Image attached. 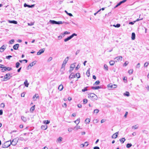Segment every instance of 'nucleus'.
Returning <instances> with one entry per match:
<instances>
[{
    "mask_svg": "<svg viewBox=\"0 0 149 149\" xmlns=\"http://www.w3.org/2000/svg\"><path fill=\"white\" fill-rule=\"evenodd\" d=\"M104 69H105L106 71H108V66L106 64H104Z\"/></svg>",
    "mask_w": 149,
    "mask_h": 149,
    "instance_id": "nucleus-36",
    "label": "nucleus"
},
{
    "mask_svg": "<svg viewBox=\"0 0 149 149\" xmlns=\"http://www.w3.org/2000/svg\"><path fill=\"white\" fill-rule=\"evenodd\" d=\"M78 129H80V127L79 126H78L77 125L74 127L73 130L75 131H77Z\"/></svg>",
    "mask_w": 149,
    "mask_h": 149,
    "instance_id": "nucleus-24",
    "label": "nucleus"
},
{
    "mask_svg": "<svg viewBox=\"0 0 149 149\" xmlns=\"http://www.w3.org/2000/svg\"><path fill=\"white\" fill-rule=\"evenodd\" d=\"M21 119L24 122H26L27 121L26 118L24 116H21Z\"/></svg>",
    "mask_w": 149,
    "mask_h": 149,
    "instance_id": "nucleus-28",
    "label": "nucleus"
},
{
    "mask_svg": "<svg viewBox=\"0 0 149 149\" xmlns=\"http://www.w3.org/2000/svg\"><path fill=\"white\" fill-rule=\"evenodd\" d=\"M93 149H100L99 147L95 146L94 147Z\"/></svg>",
    "mask_w": 149,
    "mask_h": 149,
    "instance_id": "nucleus-63",
    "label": "nucleus"
},
{
    "mask_svg": "<svg viewBox=\"0 0 149 149\" xmlns=\"http://www.w3.org/2000/svg\"><path fill=\"white\" fill-rule=\"evenodd\" d=\"M124 95L128 97L130 96V93L129 92L126 91L124 93Z\"/></svg>",
    "mask_w": 149,
    "mask_h": 149,
    "instance_id": "nucleus-33",
    "label": "nucleus"
},
{
    "mask_svg": "<svg viewBox=\"0 0 149 149\" xmlns=\"http://www.w3.org/2000/svg\"><path fill=\"white\" fill-rule=\"evenodd\" d=\"M92 89L93 90H97L101 88V87L99 86H97L96 87L93 86L91 87Z\"/></svg>",
    "mask_w": 149,
    "mask_h": 149,
    "instance_id": "nucleus-18",
    "label": "nucleus"
},
{
    "mask_svg": "<svg viewBox=\"0 0 149 149\" xmlns=\"http://www.w3.org/2000/svg\"><path fill=\"white\" fill-rule=\"evenodd\" d=\"M132 144L131 143H127L126 145V147L129 148L132 146Z\"/></svg>",
    "mask_w": 149,
    "mask_h": 149,
    "instance_id": "nucleus-37",
    "label": "nucleus"
},
{
    "mask_svg": "<svg viewBox=\"0 0 149 149\" xmlns=\"http://www.w3.org/2000/svg\"><path fill=\"white\" fill-rule=\"evenodd\" d=\"M122 143H124V141L125 140V138H123L119 140Z\"/></svg>",
    "mask_w": 149,
    "mask_h": 149,
    "instance_id": "nucleus-31",
    "label": "nucleus"
},
{
    "mask_svg": "<svg viewBox=\"0 0 149 149\" xmlns=\"http://www.w3.org/2000/svg\"><path fill=\"white\" fill-rule=\"evenodd\" d=\"M87 100L86 99H84L83 100V103L84 104H86L87 102Z\"/></svg>",
    "mask_w": 149,
    "mask_h": 149,
    "instance_id": "nucleus-46",
    "label": "nucleus"
},
{
    "mask_svg": "<svg viewBox=\"0 0 149 149\" xmlns=\"http://www.w3.org/2000/svg\"><path fill=\"white\" fill-rule=\"evenodd\" d=\"M85 121L86 122V124H88L90 121V119L89 118H87L85 120Z\"/></svg>",
    "mask_w": 149,
    "mask_h": 149,
    "instance_id": "nucleus-35",
    "label": "nucleus"
},
{
    "mask_svg": "<svg viewBox=\"0 0 149 149\" xmlns=\"http://www.w3.org/2000/svg\"><path fill=\"white\" fill-rule=\"evenodd\" d=\"M136 22V21H133V22H130L129 24H131V25H133V24L135 22Z\"/></svg>",
    "mask_w": 149,
    "mask_h": 149,
    "instance_id": "nucleus-56",
    "label": "nucleus"
},
{
    "mask_svg": "<svg viewBox=\"0 0 149 149\" xmlns=\"http://www.w3.org/2000/svg\"><path fill=\"white\" fill-rule=\"evenodd\" d=\"M10 144L13 146H15L17 144L18 141V139L17 138H15L12 141H11V140H10Z\"/></svg>",
    "mask_w": 149,
    "mask_h": 149,
    "instance_id": "nucleus-2",
    "label": "nucleus"
},
{
    "mask_svg": "<svg viewBox=\"0 0 149 149\" xmlns=\"http://www.w3.org/2000/svg\"><path fill=\"white\" fill-rule=\"evenodd\" d=\"M38 97H39V96H38V94H36L33 97V99H34L35 98H37Z\"/></svg>",
    "mask_w": 149,
    "mask_h": 149,
    "instance_id": "nucleus-41",
    "label": "nucleus"
},
{
    "mask_svg": "<svg viewBox=\"0 0 149 149\" xmlns=\"http://www.w3.org/2000/svg\"><path fill=\"white\" fill-rule=\"evenodd\" d=\"M115 61H114L113 60H111L109 62L110 65L112 66L115 63Z\"/></svg>",
    "mask_w": 149,
    "mask_h": 149,
    "instance_id": "nucleus-22",
    "label": "nucleus"
},
{
    "mask_svg": "<svg viewBox=\"0 0 149 149\" xmlns=\"http://www.w3.org/2000/svg\"><path fill=\"white\" fill-rule=\"evenodd\" d=\"M113 26L116 27L118 28L120 26V24H117L116 25H114Z\"/></svg>",
    "mask_w": 149,
    "mask_h": 149,
    "instance_id": "nucleus-43",
    "label": "nucleus"
},
{
    "mask_svg": "<svg viewBox=\"0 0 149 149\" xmlns=\"http://www.w3.org/2000/svg\"><path fill=\"white\" fill-rule=\"evenodd\" d=\"M85 146V144H81L80 145V147L82 148L84 147Z\"/></svg>",
    "mask_w": 149,
    "mask_h": 149,
    "instance_id": "nucleus-64",
    "label": "nucleus"
},
{
    "mask_svg": "<svg viewBox=\"0 0 149 149\" xmlns=\"http://www.w3.org/2000/svg\"><path fill=\"white\" fill-rule=\"evenodd\" d=\"M149 64V62H146L144 64V67H147Z\"/></svg>",
    "mask_w": 149,
    "mask_h": 149,
    "instance_id": "nucleus-45",
    "label": "nucleus"
},
{
    "mask_svg": "<svg viewBox=\"0 0 149 149\" xmlns=\"http://www.w3.org/2000/svg\"><path fill=\"white\" fill-rule=\"evenodd\" d=\"M75 76V77H76L77 78H79L80 77V74L79 73H76Z\"/></svg>",
    "mask_w": 149,
    "mask_h": 149,
    "instance_id": "nucleus-30",
    "label": "nucleus"
},
{
    "mask_svg": "<svg viewBox=\"0 0 149 149\" xmlns=\"http://www.w3.org/2000/svg\"><path fill=\"white\" fill-rule=\"evenodd\" d=\"M123 57L122 56H120L116 57L114 58L115 61L116 62H118L119 61H121L122 60Z\"/></svg>",
    "mask_w": 149,
    "mask_h": 149,
    "instance_id": "nucleus-4",
    "label": "nucleus"
},
{
    "mask_svg": "<svg viewBox=\"0 0 149 149\" xmlns=\"http://www.w3.org/2000/svg\"><path fill=\"white\" fill-rule=\"evenodd\" d=\"M75 67V65L74 63L71 64L70 67L69 72H71L73 70Z\"/></svg>",
    "mask_w": 149,
    "mask_h": 149,
    "instance_id": "nucleus-6",
    "label": "nucleus"
},
{
    "mask_svg": "<svg viewBox=\"0 0 149 149\" xmlns=\"http://www.w3.org/2000/svg\"><path fill=\"white\" fill-rule=\"evenodd\" d=\"M6 49V46L4 45H3L0 48V52H3L4 50Z\"/></svg>",
    "mask_w": 149,
    "mask_h": 149,
    "instance_id": "nucleus-9",
    "label": "nucleus"
},
{
    "mask_svg": "<svg viewBox=\"0 0 149 149\" xmlns=\"http://www.w3.org/2000/svg\"><path fill=\"white\" fill-rule=\"evenodd\" d=\"M80 67V66L78 64L77 66L75 68V70H77Z\"/></svg>",
    "mask_w": 149,
    "mask_h": 149,
    "instance_id": "nucleus-57",
    "label": "nucleus"
},
{
    "mask_svg": "<svg viewBox=\"0 0 149 149\" xmlns=\"http://www.w3.org/2000/svg\"><path fill=\"white\" fill-rule=\"evenodd\" d=\"M99 111V110L98 109H96L94 110V113H97Z\"/></svg>",
    "mask_w": 149,
    "mask_h": 149,
    "instance_id": "nucleus-48",
    "label": "nucleus"
},
{
    "mask_svg": "<svg viewBox=\"0 0 149 149\" xmlns=\"http://www.w3.org/2000/svg\"><path fill=\"white\" fill-rule=\"evenodd\" d=\"M24 95H25V94H24V93H22V94H21V96L22 97H24Z\"/></svg>",
    "mask_w": 149,
    "mask_h": 149,
    "instance_id": "nucleus-62",
    "label": "nucleus"
},
{
    "mask_svg": "<svg viewBox=\"0 0 149 149\" xmlns=\"http://www.w3.org/2000/svg\"><path fill=\"white\" fill-rule=\"evenodd\" d=\"M35 5H29L27 4L26 3H25L24 4V6L25 7H28V8H33L34 6Z\"/></svg>",
    "mask_w": 149,
    "mask_h": 149,
    "instance_id": "nucleus-10",
    "label": "nucleus"
},
{
    "mask_svg": "<svg viewBox=\"0 0 149 149\" xmlns=\"http://www.w3.org/2000/svg\"><path fill=\"white\" fill-rule=\"evenodd\" d=\"M12 56L10 55H9L8 56H6V58L7 59H10V58L12 57Z\"/></svg>",
    "mask_w": 149,
    "mask_h": 149,
    "instance_id": "nucleus-52",
    "label": "nucleus"
},
{
    "mask_svg": "<svg viewBox=\"0 0 149 149\" xmlns=\"http://www.w3.org/2000/svg\"><path fill=\"white\" fill-rule=\"evenodd\" d=\"M100 83V81L98 80L96 81L95 83L94 84V85H97L99 84Z\"/></svg>",
    "mask_w": 149,
    "mask_h": 149,
    "instance_id": "nucleus-44",
    "label": "nucleus"
},
{
    "mask_svg": "<svg viewBox=\"0 0 149 149\" xmlns=\"http://www.w3.org/2000/svg\"><path fill=\"white\" fill-rule=\"evenodd\" d=\"M75 75L74 73L72 72L70 74L69 76V78L70 79H72L74 78H75Z\"/></svg>",
    "mask_w": 149,
    "mask_h": 149,
    "instance_id": "nucleus-8",
    "label": "nucleus"
},
{
    "mask_svg": "<svg viewBox=\"0 0 149 149\" xmlns=\"http://www.w3.org/2000/svg\"><path fill=\"white\" fill-rule=\"evenodd\" d=\"M35 109V106H32L31 107V108L30 110H32V111H33Z\"/></svg>",
    "mask_w": 149,
    "mask_h": 149,
    "instance_id": "nucleus-55",
    "label": "nucleus"
},
{
    "mask_svg": "<svg viewBox=\"0 0 149 149\" xmlns=\"http://www.w3.org/2000/svg\"><path fill=\"white\" fill-rule=\"evenodd\" d=\"M87 87H86L85 88H84V89H82V92H85V91H87Z\"/></svg>",
    "mask_w": 149,
    "mask_h": 149,
    "instance_id": "nucleus-54",
    "label": "nucleus"
},
{
    "mask_svg": "<svg viewBox=\"0 0 149 149\" xmlns=\"http://www.w3.org/2000/svg\"><path fill=\"white\" fill-rule=\"evenodd\" d=\"M62 140V138L61 137H59L57 140V143H60Z\"/></svg>",
    "mask_w": 149,
    "mask_h": 149,
    "instance_id": "nucleus-20",
    "label": "nucleus"
},
{
    "mask_svg": "<svg viewBox=\"0 0 149 149\" xmlns=\"http://www.w3.org/2000/svg\"><path fill=\"white\" fill-rule=\"evenodd\" d=\"M3 68L4 69V71H6V70L10 71L12 69V68H11L9 67H4V66H3Z\"/></svg>",
    "mask_w": 149,
    "mask_h": 149,
    "instance_id": "nucleus-13",
    "label": "nucleus"
},
{
    "mask_svg": "<svg viewBox=\"0 0 149 149\" xmlns=\"http://www.w3.org/2000/svg\"><path fill=\"white\" fill-rule=\"evenodd\" d=\"M50 122L49 120H44L43 121V123L44 124H49L50 123Z\"/></svg>",
    "mask_w": 149,
    "mask_h": 149,
    "instance_id": "nucleus-34",
    "label": "nucleus"
},
{
    "mask_svg": "<svg viewBox=\"0 0 149 149\" xmlns=\"http://www.w3.org/2000/svg\"><path fill=\"white\" fill-rule=\"evenodd\" d=\"M52 58L51 57H49L47 60V61L48 62H49L50 61H52Z\"/></svg>",
    "mask_w": 149,
    "mask_h": 149,
    "instance_id": "nucleus-51",
    "label": "nucleus"
},
{
    "mask_svg": "<svg viewBox=\"0 0 149 149\" xmlns=\"http://www.w3.org/2000/svg\"><path fill=\"white\" fill-rule=\"evenodd\" d=\"M89 98H90L92 99H93L95 100H97V97L96 95L94 93H91L88 96Z\"/></svg>",
    "mask_w": 149,
    "mask_h": 149,
    "instance_id": "nucleus-1",
    "label": "nucleus"
},
{
    "mask_svg": "<svg viewBox=\"0 0 149 149\" xmlns=\"http://www.w3.org/2000/svg\"><path fill=\"white\" fill-rule=\"evenodd\" d=\"M133 69H130L129 70L128 73L130 74H131L133 73Z\"/></svg>",
    "mask_w": 149,
    "mask_h": 149,
    "instance_id": "nucleus-40",
    "label": "nucleus"
},
{
    "mask_svg": "<svg viewBox=\"0 0 149 149\" xmlns=\"http://www.w3.org/2000/svg\"><path fill=\"white\" fill-rule=\"evenodd\" d=\"M140 66V63H138L136 65V68H139Z\"/></svg>",
    "mask_w": 149,
    "mask_h": 149,
    "instance_id": "nucleus-58",
    "label": "nucleus"
},
{
    "mask_svg": "<svg viewBox=\"0 0 149 149\" xmlns=\"http://www.w3.org/2000/svg\"><path fill=\"white\" fill-rule=\"evenodd\" d=\"M49 22L52 24H56L57 21L55 20H50Z\"/></svg>",
    "mask_w": 149,
    "mask_h": 149,
    "instance_id": "nucleus-26",
    "label": "nucleus"
},
{
    "mask_svg": "<svg viewBox=\"0 0 149 149\" xmlns=\"http://www.w3.org/2000/svg\"><path fill=\"white\" fill-rule=\"evenodd\" d=\"M77 106H78V107L80 108L81 107L82 105L81 104H79L77 105Z\"/></svg>",
    "mask_w": 149,
    "mask_h": 149,
    "instance_id": "nucleus-61",
    "label": "nucleus"
},
{
    "mask_svg": "<svg viewBox=\"0 0 149 149\" xmlns=\"http://www.w3.org/2000/svg\"><path fill=\"white\" fill-rule=\"evenodd\" d=\"M47 128V126L46 125H42L41 126V129L43 130H46Z\"/></svg>",
    "mask_w": 149,
    "mask_h": 149,
    "instance_id": "nucleus-15",
    "label": "nucleus"
},
{
    "mask_svg": "<svg viewBox=\"0 0 149 149\" xmlns=\"http://www.w3.org/2000/svg\"><path fill=\"white\" fill-rule=\"evenodd\" d=\"M135 35L134 33H132V39L134 40L135 39Z\"/></svg>",
    "mask_w": 149,
    "mask_h": 149,
    "instance_id": "nucleus-27",
    "label": "nucleus"
},
{
    "mask_svg": "<svg viewBox=\"0 0 149 149\" xmlns=\"http://www.w3.org/2000/svg\"><path fill=\"white\" fill-rule=\"evenodd\" d=\"M107 87L111 89L116 88L117 87V85L112 84H110L107 85Z\"/></svg>",
    "mask_w": 149,
    "mask_h": 149,
    "instance_id": "nucleus-3",
    "label": "nucleus"
},
{
    "mask_svg": "<svg viewBox=\"0 0 149 149\" xmlns=\"http://www.w3.org/2000/svg\"><path fill=\"white\" fill-rule=\"evenodd\" d=\"M77 36V34L75 33L72 34L71 36H70L71 37V38H72L74 36Z\"/></svg>",
    "mask_w": 149,
    "mask_h": 149,
    "instance_id": "nucleus-47",
    "label": "nucleus"
},
{
    "mask_svg": "<svg viewBox=\"0 0 149 149\" xmlns=\"http://www.w3.org/2000/svg\"><path fill=\"white\" fill-rule=\"evenodd\" d=\"M24 84L25 86L26 87H28L29 83L28 82V81L27 79H26L24 82Z\"/></svg>",
    "mask_w": 149,
    "mask_h": 149,
    "instance_id": "nucleus-17",
    "label": "nucleus"
},
{
    "mask_svg": "<svg viewBox=\"0 0 149 149\" xmlns=\"http://www.w3.org/2000/svg\"><path fill=\"white\" fill-rule=\"evenodd\" d=\"M71 39V37H70V36L67 37V38H66L65 39H64V40L65 42H66L68 41V40H70Z\"/></svg>",
    "mask_w": 149,
    "mask_h": 149,
    "instance_id": "nucleus-32",
    "label": "nucleus"
},
{
    "mask_svg": "<svg viewBox=\"0 0 149 149\" xmlns=\"http://www.w3.org/2000/svg\"><path fill=\"white\" fill-rule=\"evenodd\" d=\"M35 63H34V61H33L31 63H30L29 64V66H30V67H32L33 66V65H35Z\"/></svg>",
    "mask_w": 149,
    "mask_h": 149,
    "instance_id": "nucleus-39",
    "label": "nucleus"
},
{
    "mask_svg": "<svg viewBox=\"0 0 149 149\" xmlns=\"http://www.w3.org/2000/svg\"><path fill=\"white\" fill-rule=\"evenodd\" d=\"M10 141H6V143H5L4 145H5V147H3V148H8L9 147L10 145Z\"/></svg>",
    "mask_w": 149,
    "mask_h": 149,
    "instance_id": "nucleus-5",
    "label": "nucleus"
},
{
    "mask_svg": "<svg viewBox=\"0 0 149 149\" xmlns=\"http://www.w3.org/2000/svg\"><path fill=\"white\" fill-rule=\"evenodd\" d=\"M45 49L44 48H43L40 50L39 52L37 53V55H40L43 53L45 51Z\"/></svg>",
    "mask_w": 149,
    "mask_h": 149,
    "instance_id": "nucleus-7",
    "label": "nucleus"
},
{
    "mask_svg": "<svg viewBox=\"0 0 149 149\" xmlns=\"http://www.w3.org/2000/svg\"><path fill=\"white\" fill-rule=\"evenodd\" d=\"M90 68H89L87 70L86 72V74L87 77H89L90 76Z\"/></svg>",
    "mask_w": 149,
    "mask_h": 149,
    "instance_id": "nucleus-25",
    "label": "nucleus"
},
{
    "mask_svg": "<svg viewBox=\"0 0 149 149\" xmlns=\"http://www.w3.org/2000/svg\"><path fill=\"white\" fill-rule=\"evenodd\" d=\"M69 33H70L68 32V31H65L64 32L63 34H65V35L68 34H69Z\"/></svg>",
    "mask_w": 149,
    "mask_h": 149,
    "instance_id": "nucleus-60",
    "label": "nucleus"
},
{
    "mask_svg": "<svg viewBox=\"0 0 149 149\" xmlns=\"http://www.w3.org/2000/svg\"><path fill=\"white\" fill-rule=\"evenodd\" d=\"M19 47V44H16L14 45L13 47V48L15 50H17L18 48Z\"/></svg>",
    "mask_w": 149,
    "mask_h": 149,
    "instance_id": "nucleus-14",
    "label": "nucleus"
},
{
    "mask_svg": "<svg viewBox=\"0 0 149 149\" xmlns=\"http://www.w3.org/2000/svg\"><path fill=\"white\" fill-rule=\"evenodd\" d=\"M85 144V146H88L89 145V144L88 143V142H86L84 143Z\"/></svg>",
    "mask_w": 149,
    "mask_h": 149,
    "instance_id": "nucleus-59",
    "label": "nucleus"
},
{
    "mask_svg": "<svg viewBox=\"0 0 149 149\" xmlns=\"http://www.w3.org/2000/svg\"><path fill=\"white\" fill-rule=\"evenodd\" d=\"M118 132H117L113 134L112 136V138L114 139L116 138L118 136Z\"/></svg>",
    "mask_w": 149,
    "mask_h": 149,
    "instance_id": "nucleus-12",
    "label": "nucleus"
},
{
    "mask_svg": "<svg viewBox=\"0 0 149 149\" xmlns=\"http://www.w3.org/2000/svg\"><path fill=\"white\" fill-rule=\"evenodd\" d=\"M80 120V118H79L76 120L74 121V122L77 124V125L79 123Z\"/></svg>",
    "mask_w": 149,
    "mask_h": 149,
    "instance_id": "nucleus-23",
    "label": "nucleus"
},
{
    "mask_svg": "<svg viewBox=\"0 0 149 149\" xmlns=\"http://www.w3.org/2000/svg\"><path fill=\"white\" fill-rule=\"evenodd\" d=\"M10 76V74H6L4 76V79H10V77L8 78V77Z\"/></svg>",
    "mask_w": 149,
    "mask_h": 149,
    "instance_id": "nucleus-16",
    "label": "nucleus"
},
{
    "mask_svg": "<svg viewBox=\"0 0 149 149\" xmlns=\"http://www.w3.org/2000/svg\"><path fill=\"white\" fill-rule=\"evenodd\" d=\"M63 88V85L62 84H61L58 87V89L60 91H62Z\"/></svg>",
    "mask_w": 149,
    "mask_h": 149,
    "instance_id": "nucleus-29",
    "label": "nucleus"
},
{
    "mask_svg": "<svg viewBox=\"0 0 149 149\" xmlns=\"http://www.w3.org/2000/svg\"><path fill=\"white\" fill-rule=\"evenodd\" d=\"M20 65L19 63L18 62H17L16 63V67L17 68H19V66Z\"/></svg>",
    "mask_w": 149,
    "mask_h": 149,
    "instance_id": "nucleus-42",
    "label": "nucleus"
},
{
    "mask_svg": "<svg viewBox=\"0 0 149 149\" xmlns=\"http://www.w3.org/2000/svg\"><path fill=\"white\" fill-rule=\"evenodd\" d=\"M129 62L127 61H126L124 63L123 65L126 66L128 64Z\"/></svg>",
    "mask_w": 149,
    "mask_h": 149,
    "instance_id": "nucleus-50",
    "label": "nucleus"
},
{
    "mask_svg": "<svg viewBox=\"0 0 149 149\" xmlns=\"http://www.w3.org/2000/svg\"><path fill=\"white\" fill-rule=\"evenodd\" d=\"M68 59H69V57L68 56L63 61L62 65H65L67 63V62L68 61Z\"/></svg>",
    "mask_w": 149,
    "mask_h": 149,
    "instance_id": "nucleus-11",
    "label": "nucleus"
},
{
    "mask_svg": "<svg viewBox=\"0 0 149 149\" xmlns=\"http://www.w3.org/2000/svg\"><path fill=\"white\" fill-rule=\"evenodd\" d=\"M138 127L137 126V125H135L134 126H133L132 127V129H136L138 128Z\"/></svg>",
    "mask_w": 149,
    "mask_h": 149,
    "instance_id": "nucleus-38",
    "label": "nucleus"
},
{
    "mask_svg": "<svg viewBox=\"0 0 149 149\" xmlns=\"http://www.w3.org/2000/svg\"><path fill=\"white\" fill-rule=\"evenodd\" d=\"M73 129H72V127H70V128H69L68 129V131L69 132H71L72 130Z\"/></svg>",
    "mask_w": 149,
    "mask_h": 149,
    "instance_id": "nucleus-53",
    "label": "nucleus"
},
{
    "mask_svg": "<svg viewBox=\"0 0 149 149\" xmlns=\"http://www.w3.org/2000/svg\"><path fill=\"white\" fill-rule=\"evenodd\" d=\"M14 42V40L13 39H12L10 41L9 44H12Z\"/></svg>",
    "mask_w": 149,
    "mask_h": 149,
    "instance_id": "nucleus-49",
    "label": "nucleus"
},
{
    "mask_svg": "<svg viewBox=\"0 0 149 149\" xmlns=\"http://www.w3.org/2000/svg\"><path fill=\"white\" fill-rule=\"evenodd\" d=\"M64 23H65L66 24H68V23L66 22H62L61 21H58V22H57L56 24H63Z\"/></svg>",
    "mask_w": 149,
    "mask_h": 149,
    "instance_id": "nucleus-19",
    "label": "nucleus"
},
{
    "mask_svg": "<svg viewBox=\"0 0 149 149\" xmlns=\"http://www.w3.org/2000/svg\"><path fill=\"white\" fill-rule=\"evenodd\" d=\"M8 22L9 23H13L15 24H17V22L15 20H8Z\"/></svg>",
    "mask_w": 149,
    "mask_h": 149,
    "instance_id": "nucleus-21",
    "label": "nucleus"
}]
</instances>
